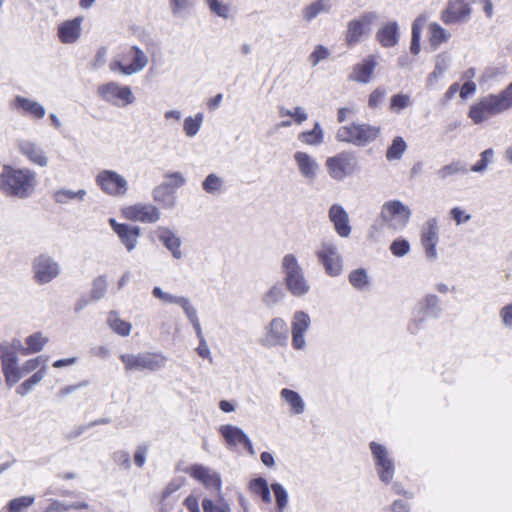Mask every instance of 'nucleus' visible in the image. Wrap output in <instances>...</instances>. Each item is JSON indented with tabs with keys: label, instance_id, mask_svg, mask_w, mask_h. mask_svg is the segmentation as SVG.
Wrapping results in <instances>:
<instances>
[{
	"label": "nucleus",
	"instance_id": "1",
	"mask_svg": "<svg viewBox=\"0 0 512 512\" xmlns=\"http://www.w3.org/2000/svg\"><path fill=\"white\" fill-rule=\"evenodd\" d=\"M36 173L29 168L5 165L0 173V192L7 197L29 198L36 187Z\"/></svg>",
	"mask_w": 512,
	"mask_h": 512
},
{
	"label": "nucleus",
	"instance_id": "2",
	"mask_svg": "<svg viewBox=\"0 0 512 512\" xmlns=\"http://www.w3.org/2000/svg\"><path fill=\"white\" fill-rule=\"evenodd\" d=\"M512 108V82L498 94H488L470 106L468 117L481 124Z\"/></svg>",
	"mask_w": 512,
	"mask_h": 512
},
{
	"label": "nucleus",
	"instance_id": "3",
	"mask_svg": "<svg viewBox=\"0 0 512 512\" xmlns=\"http://www.w3.org/2000/svg\"><path fill=\"white\" fill-rule=\"evenodd\" d=\"M280 270L287 291L294 297H304L311 291V283L306 276L299 258L294 253H286L280 261Z\"/></svg>",
	"mask_w": 512,
	"mask_h": 512
},
{
	"label": "nucleus",
	"instance_id": "4",
	"mask_svg": "<svg viewBox=\"0 0 512 512\" xmlns=\"http://www.w3.org/2000/svg\"><path fill=\"white\" fill-rule=\"evenodd\" d=\"M148 55L138 46L123 49L109 63L111 72L131 76L142 72L148 65Z\"/></svg>",
	"mask_w": 512,
	"mask_h": 512
},
{
	"label": "nucleus",
	"instance_id": "5",
	"mask_svg": "<svg viewBox=\"0 0 512 512\" xmlns=\"http://www.w3.org/2000/svg\"><path fill=\"white\" fill-rule=\"evenodd\" d=\"M374 469L379 481L390 485L396 474V463L393 453L387 446L376 441L369 443Z\"/></svg>",
	"mask_w": 512,
	"mask_h": 512
},
{
	"label": "nucleus",
	"instance_id": "6",
	"mask_svg": "<svg viewBox=\"0 0 512 512\" xmlns=\"http://www.w3.org/2000/svg\"><path fill=\"white\" fill-rule=\"evenodd\" d=\"M126 372H156L167 364V357L161 352L124 353L119 356Z\"/></svg>",
	"mask_w": 512,
	"mask_h": 512
},
{
	"label": "nucleus",
	"instance_id": "7",
	"mask_svg": "<svg viewBox=\"0 0 512 512\" xmlns=\"http://www.w3.org/2000/svg\"><path fill=\"white\" fill-rule=\"evenodd\" d=\"M412 215L411 209L399 200L386 201L379 214L382 225L393 232L405 229Z\"/></svg>",
	"mask_w": 512,
	"mask_h": 512
},
{
	"label": "nucleus",
	"instance_id": "8",
	"mask_svg": "<svg viewBox=\"0 0 512 512\" xmlns=\"http://www.w3.org/2000/svg\"><path fill=\"white\" fill-rule=\"evenodd\" d=\"M380 134V128L367 123H351L340 127L336 139L340 142L363 147L375 141Z\"/></svg>",
	"mask_w": 512,
	"mask_h": 512
},
{
	"label": "nucleus",
	"instance_id": "9",
	"mask_svg": "<svg viewBox=\"0 0 512 512\" xmlns=\"http://www.w3.org/2000/svg\"><path fill=\"white\" fill-rule=\"evenodd\" d=\"M314 254L330 277H338L343 272V257L338 245L330 239L321 241Z\"/></svg>",
	"mask_w": 512,
	"mask_h": 512
},
{
	"label": "nucleus",
	"instance_id": "10",
	"mask_svg": "<svg viewBox=\"0 0 512 512\" xmlns=\"http://www.w3.org/2000/svg\"><path fill=\"white\" fill-rule=\"evenodd\" d=\"M97 95L102 101L118 108H124L135 102L131 87L117 81H109L99 85Z\"/></svg>",
	"mask_w": 512,
	"mask_h": 512
},
{
	"label": "nucleus",
	"instance_id": "11",
	"mask_svg": "<svg viewBox=\"0 0 512 512\" xmlns=\"http://www.w3.org/2000/svg\"><path fill=\"white\" fill-rule=\"evenodd\" d=\"M47 362V356L39 355L21 364L22 378L32 372L34 373L19 385L16 389L17 394L21 396L27 395L45 378L47 374Z\"/></svg>",
	"mask_w": 512,
	"mask_h": 512
},
{
	"label": "nucleus",
	"instance_id": "12",
	"mask_svg": "<svg viewBox=\"0 0 512 512\" xmlns=\"http://www.w3.org/2000/svg\"><path fill=\"white\" fill-rule=\"evenodd\" d=\"M328 175L335 181L341 182L359 170L358 161L352 152L342 151L325 161Z\"/></svg>",
	"mask_w": 512,
	"mask_h": 512
},
{
	"label": "nucleus",
	"instance_id": "13",
	"mask_svg": "<svg viewBox=\"0 0 512 512\" xmlns=\"http://www.w3.org/2000/svg\"><path fill=\"white\" fill-rule=\"evenodd\" d=\"M378 19L379 15L377 12L366 11L350 20L345 33L346 44L349 47H353L360 43L365 37H368L372 31L373 25Z\"/></svg>",
	"mask_w": 512,
	"mask_h": 512
},
{
	"label": "nucleus",
	"instance_id": "14",
	"mask_svg": "<svg viewBox=\"0 0 512 512\" xmlns=\"http://www.w3.org/2000/svg\"><path fill=\"white\" fill-rule=\"evenodd\" d=\"M289 327L281 317L272 318L264 327L258 343L264 348L284 347L287 345Z\"/></svg>",
	"mask_w": 512,
	"mask_h": 512
},
{
	"label": "nucleus",
	"instance_id": "15",
	"mask_svg": "<svg viewBox=\"0 0 512 512\" xmlns=\"http://www.w3.org/2000/svg\"><path fill=\"white\" fill-rule=\"evenodd\" d=\"M33 280L38 285H46L61 274L59 262L47 253H41L32 261Z\"/></svg>",
	"mask_w": 512,
	"mask_h": 512
},
{
	"label": "nucleus",
	"instance_id": "16",
	"mask_svg": "<svg viewBox=\"0 0 512 512\" xmlns=\"http://www.w3.org/2000/svg\"><path fill=\"white\" fill-rule=\"evenodd\" d=\"M95 183L104 194L110 197H123L129 189L127 179L110 169L101 170L95 177Z\"/></svg>",
	"mask_w": 512,
	"mask_h": 512
},
{
	"label": "nucleus",
	"instance_id": "17",
	"mask_svg": "<svg viewBox=\"0 0 512 512\" xmlns=\"http://www.w3.org/2000/svg\"><path fill=\"white\" fill-rule=\"evenodd\" d=\"M442 308L440 299L434 294H427L416 305L413 312V320L409 325V331L413 334L417 333L420 325L425 321L426 317L437 318L440 316Z\"/></svg>",
	"mask_w": 512,
	"mask_h": 512
},
{
	"label": "nucleus",
	"instance_id": "18",
	"mask_svg": "<svg viewBox=\"0 0 512 512\" xmlns=\"http://www.w3.org/2000/svg\"><path fill=\"white\" fill-rule=\"evenodd\" d=\"M186 473L201 483L209 492L215 494L222 492L221 475L216 470L202 464H193L187 468Z\"/></svg>",
	"mask_w": 512,
	"mask_h": 512
},
{
	"label": "nucleus",
	"instance_id": "19",
	"mask_svg": "<svg viewBox=\"0 0 512 512\" xmlns=\"http://www.w3.org/2000/svg\"><path fill=\"white\" fill-rule=\"evenodd\" d=\"M311 327V318L305 311H295L291 319V345L296 351L307 348L306 334Z\"/></svg>",
	"mask_w": 512,
	"mask_h": 512
},
{
	"label": "nucleus",
	"instance_id": "20",
	"mask_svg": "<svg viewBox=\"0 0 512 512\" xmlns=\"http://www.w3.org/2000/svg\"><path fill=\"white\" fill-rule=\"evenodd\" d=\"M420 242L427 259L435 261L438 258L437 244L439 242V227L435 217H431L423 223Z\"/></svg>",
	"mask_w": 512,
	"mask_h": 512
},
{
	"label": "nucleus",
	"instance_id": "21",
	"mask_svg": "<svg viewBox=\"0 0 512 512\" xmlns=\"http://www.w3.org/2000/svg\"><path fill=\"white\" fill-rule=\"evenodd\" d=\"M122 214L130 221L142 223H155L161 218V213L156 206L143 203L125 207Z\"/></svg>",
	"mask_w": 512,
	"mask_h": 512
},
{
	"label": "nucleus",
	"instance_id": "22",
	"mask_svg": "<svg viewBox=\"0 0 512 512\" xmlns=\"http://www.w3.org/2000/svg\"><path fill=\"white\" fill-rule=\"evenodd\" d=\"M471 12L469 3L464 0H451L442 11L441 20L447 25L465 23L470 19Z\"/></svg>",
	"mask_w": 512,
	"mask_h": 512
},
{
	"label": "nucleus",
	"instance_id": "23",
	"mask_svg": "<svg viewBox=\"0 0 512 512\" xmlns=\"http://www.w3.org/2000/svg\"><path fill=\"white\" fill-rule=\"evenodd\" d=\"M0 362L6 385L8 387H13L22 379L21 365L19 364L18 355L13 352H8L7 350H2Z\"/></svg>",
	"mask_w": 512,
	"mask_h": 512
},
{
	"label": "nucleus",
	"instance_id": "24",
	"mask_svg": "<svg viewBox=\"0 0 512 512\" xmlns=\"http://www.w3.org/2000/svg\"><path fill=\"white\" fill-rule=\"evenodd\" d=\"M83 17L78 16L73 19L61 22L57 27V37L62 44H75L82 34Z\"/></svg>",
	"mask_w": 512,
	"mask_h": 512
},
{
	"label": "nucleus",
	"instance_id": "25",
	"mask_svg": "<svg viewBox=\"0 0 512 512\" xmlns=\"http://www.w3.org/2000/svg\"><path fill=\"white\" fill-rule=\"evenodd\" d=\"M16 147L19 153L32 164L40 167L48 165V157L38 143L29 139H18Z\"/></svg>",
	"mask_w": 512,
	"mask_h": 512
},
{
	"label": "nucleus",
	"instance_id": "26",
	"mask_svg": "<svg viewBox=\"0 0 512 512\" xmlns=\"http://www.w3.org/2000/svg\"><path fill=\"white\" fill-rule=\"evenodd\" d=\"M109 224L127 251L132 252L137 247L141 232L140 228L138 226L118 223L114 218L109 220Z\"/></svg>",
	"mask_w": 512,
	"mask_h": 512
},
{
	"label": "nucleus",
	"instance_id": "27",
	"mask_svg": "<svg viewBox=\"0 0 512 512\" xmlns=\"http://www.w3.org/2000/svg\"><path fill=\"white\" fill-rule=\"evenodd\" d=\"M293 160L299 174L304 179L313 182L317 178L320 172V165L313 156L304 151H296L293 154Z\"/></svg>",
	"mask_w": 512,
	"mask_h": 512
},
{
	"label": "nucleus",
	"instance_id": "28",
	"mask_svg": "<svg viewBox=\"0 0 512 512\" xmlns=\"http://www.w3.org/2000/svg\"><path fill=\"white\" fill-rule=\"evenodd\" d=\"M154 234L174 259L181 260L183 258L182 240L173 230L168 227L158 226L154 230Z\"/></svg>",
	"mask_w": 512,
	"mask_h": 512
},
{
	"label": "nucleus",
	"instance_id": "29",
	"mask_svg": "<svg viewBox=\"0 0 512 512\" xmlns=\"http://www.w3.org/2000/svg\"><path fill=\"white\" fill-rule=\"evenodd\" d=\"M11 107L23 116L36 120L44 118L46 114V109L41 103L20 95L15 96L11 103Z\"/></svg>",
	"mask_w": 512,
	"mask_h": 512
},
{
	"label": "nucleus",
	"instance_id": "30",
	"mask_svg": "<svg viewBox=\"0 0 512 512\" xmlns=\"http://www.w3.org/2000/svg\"><path fill=\"white\" fill-rule=\"evenodd\" d=\"M328 217L333 224L336 233L342 237L350 236L352 228L350 225L349 215L340 204H333L328 211Z\"/></svg>",
	"mask_w": 512,
	"mask_h": 512
},
{
	"label": "nucleus",
	"instance_id": "31",
	"mask_svg": "<svg viewBox=\"0 0 512 512\" xmlns=\"http://www.w3.org/2000/svg\"><path fill=\"white\" fill-rule=\"evenodd\" d=\"M376 66L377 57L375 55L365 57L360 63L354 65L353 70L349 75V80L361 84L370 83L373 79Z\"/></svg>",
	"mask_w": 512,
	"mask_h": 512
},
{
	"label": "nucleus",
	"instance_id": "32",
	"mask_svg": "<svg viewBox=\"0 0 512 512\" xmlns=\"http://www.w3.org/2000/svg\"><path fill=\"white\" fill-rule=\"evenodd\" d=\"M280 398L288 406L291 416H299L305 412L306 403L297 391L283 388L280 391Z\"/></svg>",
	"mask_w": 512,
	"mask_h": 512
},
{
	"label": "nucleus",
	"instance_id": "33",
	"mask_svg": "<svg viewBox=\"0 0 512 512\" xmlns=\"http://www.w3.org/2000/svg\"><path fill=\"white\" fill-rule=\"evenodd\" d=\"M332 9V0H315L301 9V17L310 23L321 14H330Z\"/></svg>",
	"mask_w": 512,
	"mask_h": 512
},
{
	"label": "nucleus",
	"instance_id": "34",
	"mask_svg": "<svg viewBox=\"0 0 512 512\" xmlns=\"http://www.w3.org/2000/svg\"><path fill=\"white\" fill-rule=\"evenodd\" d=\"M399 27L397 22L385 23L376 33V39L384 48L394 47L399 41Z\"/></svg>",
	"mask_w": 512,
	"mask_h": 512
},
{
	"label": "nucleus",
	"instance_id": "35",
	"mask_svg": "<svg viewBox=\"0 0 512 512\" xmlns=\"http://www.w3.org/2000/svg\"><path fill=\"white\" fill-rule=\"evenodd\" d=\"M87 196L86 189L72 190L69 188H60L54 191L53 200L60 205H67L71 202H82Z\"/></svg>",
	"mask_w": 512,
	"mask_h": 512
},
{
	"label": "nucleus",
	"instance_id": "36",
	"mask_svg": "<svg viewBox=\"0 0 512 512\" xmlns=\"http://www.w3.org/2000/svg\"><path fill=\"white\" fill-rule=\"evenodd\" d=\"M152 295L164 303L176 304L180 306L184 314L193 306L191 300L188 297L173 295L171 293L165 292L159 286L153 288Z\"/></svg>",
	"mask_w": 512,
	"mask_h": 512
},
{
	"label": "nucleus",
	"instance_id": "37",
	"mask_svg": "<svg viewBox=\"0 0 512 512\" xmlns=\"http://www.w3.org/2000/svg\"><path fill=\"white\" fill-rule=\"evenodd\" d=\"M152 198L163 208H173L176 204L175 193L169 188V184L167 183H161L156 186L152 191Z\"/></svg>",
	"mask_w": 512,
	"mask_h": 512
},
{
	"label": "nucleus",
	"instance_id": "38",
	"mask_svg": "<svg viewBox=\"0 0 512 512\" xmlns=\"http://www.w3.org/2000/svg\"><path fill=\"white\" fill-rule=\"evenodd\" d=\"M106 323L114 333L121 337L129 336L132 331V324L122 319L120 314L115 310L108 313Z\"/></svg>",
	"mask_w": 512,
	"mask_h": 512
},
{
	"label": "nucleus",
	"instance_id": "39",
	"mask_svg": "<svg viewBox=\"0 0 512 512\" xmlns=\"http://www.w3.org/2000/svg\"><path fill=\"white\" fill-rule=\"evenodd\" d=\"M219 432L230 447L242 445L247 437V434L241 428L230 424L222 425Z\"/></svg>",
	"mask_w": 512,
	"mask_h": 512
},
{
	"label": "nucleus",
	"instance_id": "40",
	"mask_svg": "<svg viewBox=\"0 0 512 512\" xmlns=\"http://www.w3.org/2000/svg\"><path fill=\"white\" fill-rule=\"evenodd\" d=\"M428 33L429 43L433 50H436L442 43L448 42L451 37V34L436 22L429 24Z\"/></svg>",
	"mask_w": 512,
	"mask_h": 512
},
{
	"label": "nucleus",
	"instance_id": "41",
	"mask_svg": "<svg viewBox=\"0 0 512 512\" xmlns=\"http://www.w3.org/2000/svg\"><path fill=\"white\" fill-rule=\"evenodd\" d=\"M49 342V338L42 332H35L25 339L27 347L22 350L24 355L40 352Z\"/></svg>",
	"mask_w": 512,
	"mask_h": 512
},
{
	"label": "nucleus",
	"instance_id": "42",
	"mask_svg": "<svg viewBox=\"0 0 512 512\" xmlns=\"http://www.w3.org/2000/svg\"><path fill=\"white\" fill-rule=\"evenodd\" d=\"M298 140L303 144L309 146L321 145L324 141V131L319 122L314 124V127L310 131H303L299 133Z\"/></svg>",
	"mask_w": 512,
	"mask_h": 512
},
{
	"label": "nucleus",
	"instance_id": "43",
	"mask_svg": "<svg viewBox=\"0 0 512 512\" xmlns=\"http://www.w3.org/2000/svg\"><path fill=\"white\" fill-rule=\"evenodd\" d=\"M427 22V16L426 15H420L418 16L413 24H412V38H411V45H410V51L417 55L420 50V39H421V32L423 27L425 26Z\"/></svg>",
	"mask_w": 512,
	"mask_h": 512
},
{
	"label": "nucleus",
	"instance_id": "44",
	"mask_svg": "<svg viewBox=\"0 0 512 512\" xmlns=\"http://www.w3.org/2000/svg\"><path fill=\"white\" fill-rule=\"evenodd\" d=\"M204 121V114L197 112L193 116H187L183 121V132L188 138H194L200 131Z\"/></svg>",
	"mask_w": 512,
	"mask_h": 512
},
{
	"label": "nucleus",
	"instance_id": "45",
	"mask_svg": "<svg viewBox=\"0 0 512 512\" xmlns=\"http://www.w3.org/2000/svg\"><path fill=\"white\" fill-rule=\"evenodd\" d=\"M249 489L253 494L260 496L264 503H271L270 488L266 479L262 477L252 479L249 482Z\"/></svg>",
	"mask_w": 512,
	"mask_h": 512
},
{
	"label": "nucleus",
	"instance_id": "46",
	"mask_svg": "<svg viewBox=\"0 0 512 512\" xmlns=\"http://www.w3.org/2000/svg\"><path fill=\"white\" fill-rule=\"evenodd\" d=\"M452 57L447 52L438 54L435 57V68L434 71L428 76V84H432L435 79L443 75L450 66Z\"/></svg>",
	"mask_w": 512,
	"mask_h": 512
},
{
	"label": "nucleus",
	"instance_id": "47",
	"mask_svg": "<svg viewBox=\"0 0 512 512\" xmlns=\"http://www.w3.org/2000/svg\"><path fill=\"white\" fill-rule=\"evenodd\" d=\"M217 499L213 501L210 498H204L202 507L204 512H231V507L228 501L224 498L222 492L216 494Z\"/></svg>",
	"mask_w": 512,
	"mask_h": 512
},
{
	"label": "nucleus",
	"instance_id": "48",
	"mask_svg": "<svg viewBox=\"0 0 512 512\" xmlns=\"http://www.w3.org/2000/svg\"><path fill=\"white\" fill-rule=\"evenodd\" d=\"M203 190L211 195H220L224 192V180L217 174H209L202 182Z\"/></svg>",
	"mask_w": 512,
	"mask_h": 512
},
{
	"label": "nucleus",
	"instance_id": "49",
	"mask_svg": "<svg viewBox=\"0 0 512 512\" xmlns=\"http://www.w3.org/2000/svg\"><path fill=\"white\" fill-rule=\"evenodd\" d=\"M349 283L356 289V290H366L370 285V279L368 276V273L366 269L364 268H358L355 270H352L349 273L348 276Z\"/></svg>",
	"mask_w": 512,
	"mask_h": 512
},
{
	"label": "nucleus",
	"instance_id": "50",
	"mask_svg": "<svg viewBox=\"0 0 512 512\" xmlns=\"http://www.w3.org/2000/svg\"><path fill=\"white\" fill-rule=\"evenodd\" d=\"M467 166L461 161L451 162L437 170L436 174L441 180H445L453 175L466 174Z\"/></svg>",
	"mask_w": 512,
	"mask_h": 512
},
{
	"label": "nucleus",
	"instance_id": "51",
	"mask_svg": "<svg viewBox=\"0 0 512 512\" xmlns=\"http://www.w3.org/2000/svg\"><path fill=\"white\" fill-rule=\"evenodd\" d=\"M271 489L275 496V502H276V512H284L288 505V492L285 489V487L280 483H272Z\"/></svg>",
	"mask_w": 512,
	"mask_h": 512
},
{
	"label": "nucleus",
	"instance_id": "52",
	"mask_svg": "<svg viewBox=\"0 0 512 512\" xmlns=\"http://www.w3.org/2000/svg\"><path fill=\"white\" fill-rule=\"evenodd\" d=\"M407 149V144L402 137H396L386 152L389 161L399 160Z\"/></svg>",
	"mask_w": 512,
	"mask_h": 512
},
{
	"label": "nucleus",
	"instance_id": "53",
	"mask_svg": "<svg viewBox=\"0 0 512 512\" xmlns=\"http://www.w3.org/2000/svg\"><path fill=\"white\" fill-rule=\"evenodd\" d=\"M107 291V278L104 275L98 276L93 280L92 288L90 290V299L92 301H99L104 298Z\"/></svg>",
	"mask_w": 512,
	"mask_h": 512
},
{
	"label": "nucleus",
	"instance_id": "54",
	"mask_svg": "<svg viewBox=\"0 0 512 512\" xmlns=\"http://www.w3.org/2000/svg\"><path fill=\"white\" fill-rule=\"evenodd\" d=\"M35 501L34 496H21L10 500L7 504V512H21L30 507Z\"/></svg>",
	"mask_w": 512,
	"mask_h": 512
},
{
	"label": "nucleus",
	"instance_id": "55",
	"mask_svg": "<svg viewBox=\"0 0 512 512\" xmlns=\"http://www.w3.org/2000/svg\"><path fill=\"white\" fill-rule=\"evenodd\" d=\"M209 10L218 17L227 19L230 14V7L221 0H205Z\"/></svg>",
	"mask_w": 512,
	"mask_h": 512
},
{
	"label": "nucleus",
	"instance_id": "56",
	"mask_svg": "<svg viewBox=\"0 0 512 512\" xmlns=\"http://www.w3.org/2000/svg\"><path fill=\"white\" fill-rule=\"evenodd\" d=\"M331 52L324 45H316L313 51L310 53L308 57V61L312 65V67H316L320 62L329 58Z\"/></svg>",
	"mask_w": 512,
	"mask_h": 512
},
{
	"label": "nucleus",
	"instance_id": "57",
	"mask_svg": "<svg viewBox=\"0 0 512 512\" xmlns=\"http://www.w3.org/2000/svg\"><path fill=\"white\" fill-rule=\"evenodd\" d=\"M196 5V0H169V7L173 15H182Z\"/></svg>",
	"mask_w": 512,
	"mask_h": 512
},
{
	"label": "nucleus",
	"instance_id": "58",
	"mask_svg": "<svg viewBox=\"0 0 512 512\" xmlns=\"http://www.w3.org/2000/svg\"><path fill=\"white\" fill-rule=\"evenodd\" d=\"M283 297V289L279 285H274L263 296V302L267 306H273L280 302L283 299Z\"/></svg>",
	"mask_w": 512,
	"mask_h": 512
},
{
	"label": "nucleus",
	"instance_id": "59",
	"mask_svg": "<svg viewBox=\"0 0 512 512\" xmlns=\"http://www.w3.org/2000/svg\"><path fill=\"white\" fill-rule=\"evenodd\" d=\"M494 151L492 149H486L480 154V160L471 167L472 172L482 173L486 170L489 163L492 161Z\"/></svg>",
	"mask_w": 512,
	"mask_h": 512
},
{
	"label": "nucleus",
	"instance_id": "60",
	"mask_svg": "<svg viewBox=\"0 0 512 512\" xmlns=\"http://www.w3.org/2000/svg\"><path fill=\"white\" fill-rule=\"evenodd\" d=\"M390 251L396 257H403L410 252V244L406 239H395L390 244Z\"/></svg>",
	"mask_w": 512,
	"mask_h": 512
},
{
	"label": "nucleus",
	"instance_id": "61",
	"mask_svg": "<svg viewBox=\"0 0 512 512\" xmlns=\"http://www.w3.org/2000/svg\"><path fill=\"white\" fill-rule=\"evenodd\" d=\"M411 104L410 97L406 94H396L391 97L390 109L399 113Z\"/></svg>",
	"mask_w": 512,
	"mask_h": 512
},
{
	"label": "nucleus",
	"instance_id": "62",
	"mask_svg": "<svg viewBox=\"0 0 512 512\" xmlns=\"http://www.w3.org/2000/svg\"><path fill=\"white\" fill-rule=\"evenodd\" d=\"M185 316L193 326L198 339H205L202 332V327L198 317L197 309L194 307V305L188 311H186Z\"/></svg>",
	"mask_w": 512,
	"mask_h": 512
},
{
	"label": "nucleus",
	"instance_id": "63",
	"mask_svg": "<svg viewBox=\"0 0 512 512\" xmlns=\"http://www.w3.org/2000/svg\"><path fill=\"white\" fill-rule=\"evenodd\" d=\"M165 178L169 180L165 183L169 184V188L173 191L186 184V178L181 172H168L165 174Z\"/></svg>",
	"mask_w": 512,
	"mask_h": 512
},
{
	"label": "nucleus",
	"instance_id": "64",
	"mask_svg": "<svg viewBox=\"0 0 512 512\" xmlns=\"http://www.w3.org/2000/svg\"><path fill=\"white\" fill-rule=\"evenodd\" d=\"M499 317H500L502 326L505 329L512 331V303H508V304L504 305L499 310Z\"/></svg>",
	"mask_w": 512,
	"mask_h": 512
}]
</instances>
